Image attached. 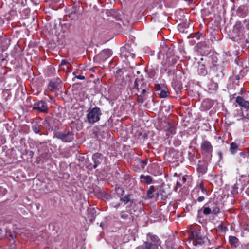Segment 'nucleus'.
Returning a JSON list of instances; mask_svg holds the SVG:
<instances>
[{
    "instance_id": "10",
    "label": "nucleus",
    "mask_w": 249,
    "mask_h": 249,
    "mask_svg": "<svg viewBox=\"0 0 249 249\" xmlns=\"http://www.w3.org/2000/svg\"><path fill=\"white\" fill-rule=\"evenodd\" d=\"M201 60H203V58L201 59ZM198 73L199 75L205 76L207 74V70L206 68L205 64L202 61H200L198 63Z\"/></svg>"
},
{
    "instance_id": "30",
    "label": "nucleus",
    "mask_w": 249,
    "mask_h": 249,
    "mask_svg": "<svg viewBox=\"0 0 249 249\" xmlns=\"http://www.w3.org/2000/svg\"><path fill=\"white\" fill-rule=\"evenodd\" d=\"M68 63V61L65 59H62L60 63L61 66L66 65Z\"/></svg>"
},
{
    "instance_id": "23",
    "label": "nucleus",
    "mask_w": 249,
    "mask_h": 249,
    "mask_svg": "<svg viewBox=\"0 0 249 249\" xmlns=\"http://www.w3.org/2000/svg\"><path fill=\"white\" fill-rule=\"evenodd\" d=\"M115 191L119 196H121L124 193V191L122 188L120 187L116 188Z\"/></svg>"
},
{
    "instance_id": "22",
    "label": "nucleus",
    "mask_w": 249,
    "mask_h": 249,
    "mask_svg": "<svg viewBox=\"0 0 249 249\" xmlns=\"http://www.w3.org/2000/svg\"><path fill=\"white\" fill-rule=\"evenodd\" d=\"M210 208L212 211V214H217L219 213V208L216 205L212 206Z\"/></svg>"
},
{
    "instance_id": "28",
    "label": "nucleus",
    "mask_w": 249,
    "mask_h": 249,
    "mask_svg": "<svg viewBox=\"0 0 249 249\" xmlns=\"http://www.w3.org/2000/svg\"><path fill=\"white\" fill-rule=\"evenodd\" d=\"M128 217V215L127 213H124V212H122L121 214V217L122 218L126 219V218H127Z\"/></svg>"
},
{
    "instance_id": "36",
    "label": "nucleus",
    "mask_w": 249,
    "mask_h": 249,
    "mask_svg": "<svg viewBox=\"0 0 249 249\" xmlns=\"http://www.w3.org/2000/svg\"><path fill=\"white\" fill-rule=\"evenodd\" d=\"M200 188H201V189L202 192L203 193H206V189H205V188H202V187H200Z\"/></svg>"
},
{
    "instance_id": "13",
    "label": "nucleus",
    "mask_w": 249,
    "mask_h": 249,
    "mask_svg": "<svg viewBox=\"0 0 249 249\" xmlns=\"http://www.w3.org/2000/svg\"><path fill=\"white\" fill-rule=\"evenodd\" d=\"M236 101L240 106L247 109L249 108V102L245 100L242 97H237Z\"/></svg>"
},
{
    "instance_id": "38",
    "label": "nucleus",
    "mask_w": 249,
    "mask_h": 249,
    "mask_svg": "<svg viewBox=\"0 0 249 249\" xmlns=\"http://www.w3.org/2000/svg\"><path fill=\"white\" fill-rule=\"evenodd\" d=\"M182 181H183V183H184V182L186 181V178H185V177H183L182 178Z\"/></svg>"
},
{
    "instance_id": "34",
    "label": "nucleus",
    "mask_w": 249,
    "mask_h": 249,
    "mask_svg": "<svg viewBox=\"0 0 249 249\" xmlns=\"http://www.w3.org/2000/svg\"><path fill=\"white\" fill-rule=\"evenodd\" d=\"M204 199V196H199L197 198V201L199 202H201L202 201H203Z\"/></svg>"
},
{
    "instance_id": "1",
    "label": "nucleus",
    "mask_w": 249,
    "mask_h": 249,
    "mask_svg": "<svg viewBox=\"0 0 249 249\" xmlns=\"http://www.w3.org/2000/svg\"><path fill=\"white\" fill-rule=\"evenodd\" d=\"M189 238L193 240L194 245H206L210 243V240L204 236L200 231H195L191 232Z\"/></svg>"
},
{
    "instance_id": "6",
    "label": "nucleus",
    "mask_w": 249,
    "mask_h": 249,
    "mask_svg": "<svg viewBox=\"0 0 249 249\" xmlns=\"http://www.w3.org/2000/svg\"><path fill=\"white\" fill-rule=\"evenodd\" d=\"M121 56L122 58L128 59L129 58L133 59L135 55L133 53L132 49L128 46V47H125L122 48Z\"/></svg>"
},
{
    "instance_id": "39",
    "label": "nucleus",
    "mask_w": 249,
    "mask_h": 249,
    "mask_svg": "<svg viewBox=\"0 0 249 249\" xmlns=\"http://www.w3.org/2000/svg\"><path fill=\"white\" fill-rule=\"evenodd\" d=\"M186 1L188 2L189 3L192 2L193 0H185Z\"/></svg>"
},
{
    "instance_id": "19",
    "label": "nucleus",
    "mask_w": 249,
    "mask_h": 249,
    "mask_svg": "<svg viewBox=\"0 0 249 249\" xmlns=\"http://www.w3.org/2000/svg\"><path fill=\"white\" fill-rule=\"evenodd\" d=\"M155 191V187L153 186H150L149 189L147 191V195L149 198H152L153 196V193Z\"/></svg>"
},
{
    "instance_id": "41",
    "label": "nucleus",
    "mask_w": 249,
    "mask_h": 249,
    "mask_svg": "<svg viewBox=\"0 0 249 249\" xmlns=\"http://www.w3.org/2000/svg\"><path fill=\"white\" fill-rule=\"evenodd\" d=\"M10 237H11L12 238H13V235L12 234H10Z\"/></svg>"
},
{
    "instance_id": "43",
    "label": "nucleus",
    "mask_w": 249,
    "mask_h": 249,
    "mask_svg": "<svg viewBox=\"0 0 249 249\" xmlns=\"http://www.w3.org/2000/svg\"><path fill=\"white\" fill-rule=\"evenodd\" d=\"M137 73L139 74L140 73L139 71H137Z\"/></svg>"
},
{
    "instance_id": "25",
    "label": "nucleus",
    "mask_w": 249,
    "mask_h": 249,
    "mask_svg": "<svg viewBox=\"0 0 249 249\" xmlns=\"http://www.w3.org/2000/svg\"><path fill=\"white\" fill-rule=\"evenodd\" d=\"M156 73V72L155 70H154V69L150 70L148 73V76L150 78H152L155 76Z\"/></svg>"
},
{
    "instance_id": "3",
    "label": "nucleus",
    "mask_w": 249,
    "mask_h": 249,
    "mask_svg": "<svg viewBox=\"0 0 249 249\" xmlns=\"http://www.w3.org/2000/svg\"><path fill=\"white\" fill-rule=\"evenodd\" d=\"M160 244L159 238L150 233L147 235V241L144 242L146 249H159Z\"/></svg>"
},
{
    "instance_id": "8",
    "label": "nucleus",
    "mask_w": 249,
    "mask_h": 249,
    "mask_svg": "<svg viewBox=\"0 0 249 249\" xmlns=\"http://www.w3.org/2000/svg\"><path fill=\"white\" fill-rule=\"evenodd\" d=\"M103 157L99 153H95L92 155V160L94 162L93 167L95 169L103 161Z\"/></svg>"
},
{
    "instance_id": "40",
    "label": "nucleus",
    "mask_w": 249,
    "mask_h": 249,
    "mask_svg": "<svg viewBox=\"0 0 249 249\" xmlns=\"http://www.w3.org/2000/svg\"><path fill=\"white\" fill-rule=\"evenodd\" d=\"M172 131L173 133H175V130H174V128L173 127L172 128Z\"/></svg>"
},
{
    "instance_id": "32",
    "label": "nucleus",
    "mask_w": 249,
    "mask_h": 249,
    "mask_svg": "<svg viewBox=\"0 0 249 249\" xmlns=\"http://www.w3.org/2000/svg\"><path fill=\"white\" fill-rule=\"evenodd\" d=\"M136 249H146L145 244H144L142 245L139 246Z\"/></svg>"
},
{
    "instance_id": "24",
    "label": "nucleus",
    "mask_w": 249,
    "mask_h": 249,
    "mask_svg": "<svg viewBox=\"0 0 249 249\" xmlns=\"http://www.w3.org/2000/svg\"><path fill=\"white\" fill-rule=\"evenodd\" d=\"M203 212L204 214L205 215H209L210 214L212 213V211L211 210V208L208 207H204L203 209Z\"/></svg>"
},
{
    "instance_id": "16",
    "label": "nucleus",
    "mask_w": 249,
    "mask_h": 249,
    "mask_svg": "<svg viewBox=\"0 0 249 249\" xmlns=\"http://www.w3.org/2000/svg\"><path fill=\"white\" fill-rule=\"evenodd\" d=\"M229 242L231 245L234 247H237L239 245V240L237 238L233 236H230L229 238Z\"/></svg>"
},
{
    "instance_id": "17",
    "label": "nucleus",
    "mask_w": 249,
    "mask_h": 249,
    "mask_svg": "<svg viewBox=\"0 0 249 249\" xmlns=\"http://www.w3.org/2000/svg\"><path fill=\"white\" fill-rule=\"evenodd\" d=\"M239 147V144L232 142L230 144V152L232 154H234L238 150Z\"/></svg>"
},
{
    "instance_id": "33",
    "label": "nucleus",
    "mask_w": 249,
    "mask_h": 249,
    "mask_svg": "<svg viewBox=\"0 0 249 249\" xmlns=\"http://www.w3.org/2000/svg\"><path fill=\"white\" fill-rule=\"evenodd\" d=\"M75 77L80 80L85 79V76L83 75H75Z\"/></svg>"
},
{
    "instance_id": "5",
    "label": "nucleus",
    "mask_w": 249,
    "mask_h": 249,
    "mask_svg": "<svg viewBox=\"0 0 249 249\" xmlns=\"http://www.w3.org/2000/svg\"><path fill=\"white\" fill-rule=\"evenodd\" d=\"M33 110H37L38 111L43 113H48V104L44 101L40 100L34 103Z\"/></svg>"
},
{
    "instance_id": "31",
    "label": "nucleus",
    "mask_w": 249,
    "mask_h": 249,
    "mask_svg": "<svg viewBox=\"0 0 249 249\" xmlns=\"http://www.w3.org/2000/svg\"><path fill=\"white\" fill-rule=\"evenodd\" d=\"M33 130L35 133L37 134L40 132V129L37 128V127H33Z\"/></svg>"
},
{
    "instance_id": "4",
    "label": "nucleus",
    "mask_w": 249,
    "mask_h": 249,
    "mask_svg": "<svg viewBox=\"0 0 249 249\" xmlns=\"http://www.w3.org/2000/svg\"><path fill=\"white\" fill-rule=\"evenodd\" d=\"M53 137L59 139L65 142H69L74 138L73 134L70 132L65 133L56 132L54 133Z\"/></svg>"
},
{
    "instance_id": "37",
    "label": "nucleus",
    "mask_w": 249,
    "mask_h": 249,
    "mask_svg": "<svg viewBox=\"0 0 249 249\" xmlns=\"http://www.w3.org/2000/svg\"><path fill=\"white\" fill-rule=\"evenodd\" d=\"M177 186L178 187H180L181 186V184L180 183L178 182H177Z\"/></svg>"
},
{
    "instance_id": "26",
    "label": "nucleus",
    "mask_w": 249,
    "mask_h": 249,
    "mask_svg": "<svg viewBox=\"0 0 249 249\" xmlns=\"http://www.w3.org/2000/svg\"><path fill=\"white\" fill-rule=\"evenodd\" d=\"M49 85L52 89H56L57 88L58 83L56 82L51 81Z\"/></svg>"
},
{
    "instance_id": "27",
    "label": "nucleus",
    "mask_w": 249,
    "mask_h": 249,
    "mask_svg": "<svg viewBox=\"0 0 249 249\" xmlns=\"http://www.w3.org/2000/svg\"><path fill=\"white\" fill-rule=\"evenodd\" d=\"M143 88H142V90L140 92H138L139 93H140L141 94L140 95V96H141V94H143L147 92V90H149V88L148 85L145 87H143Z\"/></svg>"
},
{
    "instance_id": "14",
    "label": "nucleus",
    "mask_w": 249,
    "mask_h": 249,
    "mask_svg": "<svg viewBox=\"0 0 249 249\" xmlns=\"http://www.w3.org/2000/svg\"><path fill=\"white\" fill-rule=\"evenodd\" d=\"M239 158L241 160L249 162V151L246 150L239 153Z\"/></svg>"
},
{
    "instance_id": "29",
    "label": "nucleus",
    "mask_w": 249,
    "mask_h": 249,
    "mask_svg": "<svg viewBox=\"0 0 249 249\" xmlns=\"http://www.w3.org/2000/svg\"><path fill=\"white\" fill-rule=\"evenodd\" d=\"M95 212V210L94 209H90V212H89V214H91V219H92V218H94V212Z\"/></svg>"
},
{
    "instance_id": "35",
    "label": "nucleus",
    "mask_w": 249,
    "mask_h": 249,
    "mask_svg": "<svg viewBox=\"0 0 249 249\" xmlns=\"http://www.w3.org/2000/svg\"><path fill=\"white\" fill-rule=\"evenodd\" d=\"M27 154H28V155L31 157H33V155H34V152L32 151H29Z\"/></svg>"
},
{
    "instance_id": "20",
    "label": "nucleus",
    "mask_w": 249,
    "mask_h": 249,
    "mask_svg": "<svg viewBox=\"0 0 249 249\" xmlns=\"http://www.w3.org/2000/svg\"><path fill=\"white\" fill-rule=\"evenodd\" d=\"M197 170L199 172L204 174L206 172L207 168L204 165L199 164L198 165Z\"/></svg>"
},
{
    "instance_id": "9",
    "label": "nucleus",
    "mask_w": 249,
    "mask_h": 249,
    "mask_svg": "<svg viewBox=\"0 0 249 249\" xmlns=\"http://www.w3.org/2000/svg\"><path fill=\"white\" fill-rule=\"evenodd\" d=\"M112 54L111 50L108 49H104L100 52L99 57L102 61H105L112 55Z\"/></svg>"
},
{
    "instance_id": "11",
    "label": "nucleus",
    "mask_w": 249,
    "mask_h": 249,
    "mask_svg": "<svg viewBox=\"0 0 249 249\" xmlns=\"http://www.w3.org/2000/svg\"><path fill=\"white\" fill-rule=\"evenodd\" d=\"M147 86V84L142 80L136 79L135 81L134 88L138 90V92H140L142 90V87H145Z\"/></svg>"
},
{
    "instance_id": "21",
    "label": "nucleus",
    "mask_w": 249,
    "mask_h": 249,
    "mask_svg": "<svg viewBox=\"0 0 249 249\" xmlns=\"http://www.w3.org/2000/svg\"><path fill=\"white\" fill-rule=\"evenodd\" d=\"M120 200L124 202L125 204L127 203L131 200L130 195H127L124 196V197H121L120 198Z\"/></svg>"
},
{
    "instance_id": "15",
    "label": "nucleus",
    "mask_w": 249,
    "mask_h": 249,
    "mask_svg": "<svg viewBox=\"0 0 249 249\" xmlns=\"http://www.w3.org/2000/svg\"><path fill=\"white\" fill-rule=\"evenodd\" d=\"M140 181L142 183L150 184L152 181V178L148 175H141L140 176Z\"/></svg>"
},
{
    "instance_id": "12",
    "label": "nucleus",
    "mask_w": 249,
    "mask_h": 249,
    "mask_svg": "<svg viewBox=\"0 0 249 249\" xmlns=\"http://www.w3.org/2000/svg\"><path fill=\"white\" fill-rule=\"evenodd\" d=\"M201 148L206 152H211L213 149L211 143L207 141H204L201 144Z\"/></svg>"
},
{
    "instance_id": "2",
    "label": "nucleus",
    "mask_w": 249,
    "mask_h": 249,
    "mask_svg": "<svg viewBox=\"0 0 249 249\" xmlns=\"http://www.w3.org/2000/svg\"><path fill=\"white\" fill-rule=\"evenodd\" d=\"M102 111L99 107H94L89 109L87 115V119L88 123L94 124L99 121Z\"/></svg>"
},
{
    "instance_id": "7",
    "label": "nucleus",
    "mask_w": 249,
    "mask_h": 249,
    "mask_svg": "<svg viewBox=\"0 0 249 249\" xmlns=\"http://www.w3.org/2000/svg\"><path fill=\"white\" fill-rule=\"evenodd\" d=\"M240 189L243 191L244 189V185L243 184L241 179L237 180L236 183L232 186L231 193L233 195L237 194L238 192V190Z\"/></svg>"
},
{
    "instance_id": "42",
    "label": "nucleus",
    "mask_w": 249,
    "mask_h": 249,
    "mask_svg": "<svg viewBox=\"0 0 249 249\" xmlns=\"http://www.w3.org/2000/svg\"><path fill=\"white\" fill-rule=\"evenodd\" d=\"M143 101L142 99V98L141 99V103H143Z\"/></svg>"
},
{
    "instance_id": "18",
    "label": "nucleus",
    "mask_w": 249,
    "mask_h": 249,
    "mask_svg": "<svg viewBox=\"0 0 249 249\" xmlns=\"http://www.w3.org/2000/svg\"><path fill=\"white\" fill-rule=\"evenodd\" d=\"M158 91L160 92L158 93V95L161 98H164L167 97V92L166 88H164L163 89H158Z\"/></svg>"
}]
</instances>
